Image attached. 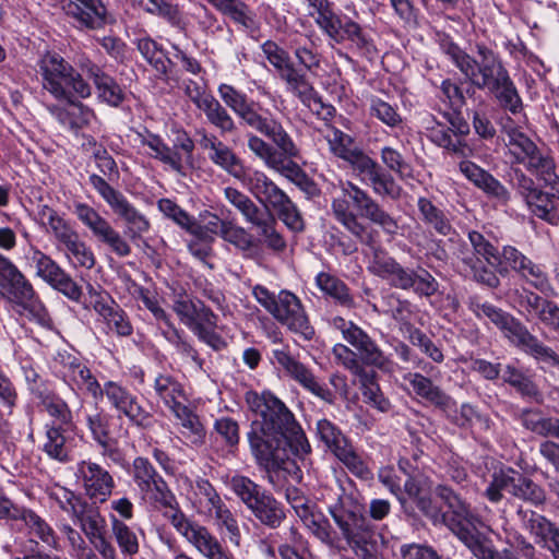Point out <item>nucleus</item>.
<instances>
[{"mask_svg":"<svg viewBox=\"0 0 559 559\" xmlns=\"http://www.w3.org/2000/svg\"><path fill=\"white\" fill-rule=\"evenodd\" d=\"M468 309L478 319L487 318L499 330L511 316V313L502 310L501 308H498L488 301H480L476 297L469 298Z\"/></svg>","mask_w":559,"mask_h":559,"instance_id":"obj_61","label":"nucleus"},{"mask_svg":"<svg viewBox=\"0 0 559 559\" xmlns=\"http://www.w3.org/2000/svg\"><path fill=\"white\" fill-rule=\"evenodd\" d=\"M84 500L71 515L87 539L97 534L106 533V519L102 515L99 508Z\"/></svg>","mask_w":559,"mask_h":559,"instance_id":"obj_41","label":"nucleus"},{"mask_svg":"<svg viewBox=\"0 0 559 559\" xmlns=\"http://www.w3.org/2000/svg\"><path fill=\"white\" fill-rule=\"evenodd\" d=\"M368 270L389 282L395 288L413 290L420 297H430L439 288V283L426 269L404 267L384 250L374 248Z\"/></svg>","mask_w":559,"mask_h":559,"instance_id":"obj_8","label":"nucleus"},{"mask_svg":"<svg viewBox=\"0 0 559 559\" xmlns=\"http://www.w3.org/2000/svg\"><path fill=\"white\" fill-rule=\"evenodd\" d=\"M328 510L358 559H381L383 538L364 515L362 507L334 479L323 493Z\"/></svg>","mask_w":559,"mask_h":559,"instance_id":"obj_3","label":"nucleus"},{"mask_svg":"<svg viewBox=\"0 0 559 559\" xmlns=\"http://www.w3.org/2000/svg\"><path fill=\"white\" fill-rule=\"evenodd\" d=\"M435 492L449 508V511L442 516L444 523L471 549L476 558L504 559L491 543L478 533L477 527L481 524V521L471 510L469 504L444 485L437 486Z\"/></svg>","mask_w":559,"mask_h":559,"instance_id":"obj_6","label":"nucleus"},{"mask_svg":"<svg viewBox=\"0 0 559 559\" xmlns=\"http://www.w3.org/2000/svg\"><path fill=\"white\" fill-rule=\"evenodd\" d=\"M199 109L204 112L207 121L222 133H230L236 130L233 117L214 96L207 97Z\"/></svg>","mask_w":559,"mask_h":559,"instance_id":"obj_51","label":"nucleus"},{"mask_svg":"<svg viewBox=\"0 0 559 559\" xmlns=\"http://www.w3.org/2000/svg\"><path fill=\"white\" fill-rule=\"evenodd\" d=\"M507 146L513 158L512 163L523 165L538 180L551 183L556 193H559V177L556 174V164L550 152L545 147H539L516 128L507 130Z\"/></svg>","mask_w":559,"mask_h":559,"instance_id":"obj_10","label":"nucleus"},{"mask_svg":"<svg viewBox=\"0 0 559 559\" xmlns=\"http://www.w3.org/2000/svg\"><path fill=\"white\" fill-rule=\"evenodd\" d=\"M510 270L542 293L551 289L548 274L543 265L535 263L518 248L504 246L501 250V260L498 263V273L507 275Z\"/></svg>","mask_w":559,"mask_h":559,"instance_id":"obj_20","label":"nucleus"},{"mask_svg":"<svg viewBox=\"0 0 559 559\" xmlns=\"http://www.w3.org/2000/svg\"><path fill=\"white\" fill-rule=\"evenodd\" d=\"M79 68L83 74L93 81L98 97L110 106H119L124 98L122 88L117 82L106 74L97 64L87 58H82L79 62Z\"/></svg>","mask_w":559,"mask_h":559,"instance_id":"obj_32","label":"nucleus"},{"mask_svg":"<svg viewBox=\"0 0 559 559\" xmlns=\"http://www.w3.org/2000/svg\"><path fill=\"white\" fill-rule=\"evenodd\" d=\"M404 379L408 381L416 395L424 399L435 407L447 412L455 405V402L450 395L444 393L440 386L436 385L431 379L424 374L419 372H409L404 376Z\"/></svg>","mask_w":559,"mask_h":559,"instance_id":"obj_35","label":"nucleus"},{"mask_svg":"<svg viewBox=\"0 0 559 559\" xmlns=\"http://www.w3.org/2000/svg\"><path fill=\"white\" fill-rule=\"evenodd\" d=\"M272 360L305 390L329 404L335 403V393L324 383H321L307 366L295 359L287 348L273 349Z\"/></svg>","mask_w":559,"mask_h":559,"instance_id":"obj_21","label":"nucleus"},{"mask_svg":"<svg viewBox=\"0 0 559 559\" xmlns=\"http://www.w3.org/2000/svg\"><path fill=\"white\" fill-rule=\"evenodd\" d=\"M319 440L357 477L369 479L372 473L364 459L356 452L341 429L329 419L317 423Z\"/></svg>","mask_w":559,"mask_h":559,"instance_id":"obj_17","label":"nucleus"},{"mask_svg":"<svg viewBox=\"0 0 559 559\" xmlns=\"http://www.w3.org/2000/svg\"><path fill=\"white\" fill-rule=\"evenodd\" d=\"M139 140L142 145L153 151L152 157L159 159L178 174H182L185 164L191 162L194 143L187 133H179L173 147L165 144L158 135L150 132L140 133Z\"/></svg>","mask_w":559,"mask_h":559,"instance_id":"obj_22","label":"nucleus"},{"mask_svg":"<svg viewBox=\"0 0 559 559\" xmlns=\"http://www.w3.org/2000/svg\"><path fill=\"white\" fill-rule=\"evenodd\" d=\"M276 218L270 212L254 227L259 230V235L263 238L265 246L274 252H283L286 249L284 237L275 229Z\"/></svg>","mask_w":559,"mask_h":559,"instance_id":"obj_58","label":"nucleus"},{"mask_svg":"<svg viewBox=\"0 0 559 559\" xmlns=\"http://www.w3.org/2000/svg\"><path fill=\"white\" fill-rule=\"evenodd\" d=\"M75 475L84 493L94 502H106L116 487L112 475L92 460H82L76 464Z\"/></svg>","mask_w":559,"mask_h":559,"instance_id":"obj_26","label":"nucleus"},{"mask_svg":"<svg viewBox=\"0 0 559 559\" xmlns=\"http://www.w3.org/2000/svg\"><path fill=\"white\" fill-rule=\"evenodd\" d=\"M57 362L60 365L58 372L64 382L86 391L95 400L102 399V385L87 366L78 357L70 354H59Z\"/></svg>","mask_w":559,"mask_h":559,"instance_id":"obj_28","label":"nucleus"},{"mask_svg":"<svg viewBox=\"0 0 559 559\" xmlns=\"http://www.w3.org/2000/svg\"><path fill=\"white\" fill-rule=\"evenodd\" d=\"M272 210L277 213L278 218L293 231H302L305 222L297 205L287 195L280 204H276Z\"/></svg>","mask_w":559,"mask_h":559,"instance_id":"obj_63","label":"nucleus"},{"mask_svg":"<svg viewBox=\"0 0 559 559\" xmlns=\"http://www.w3.org/2000/svg\"><path fill=\"white\" fill-rule=\"evenodd\" d=\"M173 310L179 317L180 321L190 330L200 321L211 323L213 321V312L201 301H194L186 294L176 295L173 300Z\"/></svg>","mask_w":559,"mask_h":559,"instance_id":"obj_39","label":"nucleus"},{"mask_svg":"<svg viewBox=\"0 0 559 559\" xmlns=\"http://www.w3.org/2000/svg\"><path fill=\"white\" fill-rule=\"evenodd\" d=\"M300 513V520L314 537L331 548L337 547V535L324 514L313 508L311 511L302 510Z\"/></svg>","mask_w":559,"mask_h":559,"instance_id":"obj_44","label":"nucleus"},{"mask_svg":"<svg viewBox=\"0 0 559 559\" xmlns=\"http://www.w3.org/2000/svg\"><path fill=\"white\" fill-rule=\"evenodd\" d=\"M199 143L207 152L209 159L234 178L240 180L247 173L241 159L216 135L203 132Z\"/></svg>","mask_w":559,"mask_h":559,"instance_id":"obj_30","label":"nucleus"},{"mask_svg":"<svg viewBox=\"0 0 559 559\" xmlns=\"http://www.w3.org/2000/svg\"><path fill=\"white\" fill-rule=\"evenodd\" d=\"M361 176V180L370 185L373 192L380 197L396 200L401 197L402 188L394 178L360 148H356L345 160Z\"/></svg>","mask_w":559,"mask_h":559,"instance_id":"obj_19","label":"nucleus"},{"mask_svg":"<svg viewBox=\"0 0 559 559\" xmlns=\"http://www.w3.org/2000/svg\"><path fill=\"white\" fill-rule=\"evenodd\" d=\"M39 216L47 225L48 230L52 234L57 247L78 233L69 222L59 216L55 210L47 205L40 209Z\"/></svg>","mask_w":559,"mask_h":559,"instance_id":"obj_53","label":"nucleus"},{"mask_svg":"<svg viewBox=\"0 0 559 559\" xmlns=\"http://www.w3.org/2000/svg\"><path fill=\"white\" fill-rule=\"evenodd\" d=\"M22 521L28 528L32 536L37 537L49 547L56 548L58 538L52 527L32 510H26Z\"/></svg>","mask_w":559,"mask_h":559,"instance_id":"obj_56","label":"nucleus"},{"mask_svg":"<svg viewBox=\"0 0 559 559\" xmlns=\"http://www.w3.org/2000/svg\"><path fill=\"white\" fill-rule=\"evenodd\" d=\"M511 495L533 504H540L546 499L545 491L532 479L519 472L516 473L514 489Z\"/></svg>","mask_w":559,"mask_h":559,"instance_id":"obj_62","label":"nucleus"},{"mask_svg":"<svg viewBox=\"0 0 559 559\" xmlns=\"http://www.w3.org/2000/svg\"><path fill=\"white\" fill-rule=\"evenodd\" d=\"M490 94H492L493 98L503 110L514 116L522 114L524 109L523 100L511 78L491 90Z\"/></svg>","mask_w":559,"mask_h":559,"instance_id":"obj_52","label":"nucleus"},{"mask_svg":"<svg viewBox=\"0 0 559 559\" xmlns=\"http://www.w3.org/2000/svg\"><path fill=\"white\" fill-rule=\"evenodd\" d=\"M420 221L429 230L441 236H450L454 228L447 214L437 207L429 199L419 198L417 201Z\"/></svg>","mask_w":559,"mask_h":559,"instance_id":"obj_43","label":"nucleus"},{"mask_svg":"<svg viewBox=\"0 0 559 559\" xmlns=\"http://www.w3.org/2000/svg\"><path fill=\"white\" fill-rule=\"evenodd\" d=\"M502 335L510 344L521 348L535 359L551 366L559 365V356L548 346L544 345L528 329L512 314L500 329Z\"/></svg>","mask_w":559,"mask_h":559,"instance_id":"obj_25","label":"nucleus"},{"mask_svg":"<svg viewBox=\"0 0 559 559\" xmlns=\"http://www.w3.org/2000/svg\"><path fill=\"white\" fill-rule=\"evenodd\" d=\"M62 426L45 425V436L41 440V451L51 460L67 463L71 460V444Z\"/></svg>","mask_w":559,"mask_h":559,"instance_id":"obj_38","label":"nucleus"},{"mask_svg":"<svg viewBox=\"0 0 559 559\" xmlns=\"http://www.w3.org/2000/svg\"><path fill=\"white\" fill-rule=\"evenodd\" d=\"M132 478L143 499L155 508L163 509L166 519L180 508L167 483L146 457L139 456L133 461Z\"/></svg>","mask_w":559,"mask_h":559,"instance_id":"obj_14","label":"nucleus"},{"mask_svg":"<svg viewBox=\"0 0 559 559\" xmlns=\"http://www.w3.org/2000/svg\"><path fill=\"white\" fill-rule=\"evenodd\" d=\"M218 94L245 126L263 134L273 143L272 145L257 134L250 133L247 136L248 148L263 160L266 167L285 177L298 176L300 167L294 159L299 158L300 150L283 124L272 117L263 116L259 111L258 103L231 85L221 84Z\"/></svg>","mask_w":559,"mask_h":559,"instance_id":"obj_2","label":"nucleus"},{"mask_svg":"<svg viewBox=\"0 0 559 559\" xmlns=\"http://www.w3.org/2000/svg\"><path fill=\"white\" fill-rule=\"evenodd\" d=\"M106 396L109 404L120 415L142 429L153 426V416L139 402L138 397L127 388L115 381H107L102 386V397Z\"/></svg>","mask_w":559,"mask_h":559,"instance_id":"obj_24","label":"nucleus"},{"mask_svg":"<svg viewBox=\"0 0 559 559\" xmlns=\"http://www.w3.org/2000/svg\"><path fill=\"white\" fill-rule=\"evenodd\" d=\"M109 520L112 537L121 555L126 557L135 556L140 550V540L135 531L114 514L110 515Z\"/></svg>","mask_w":559,"mask_h":559,"instance_id":"obj_47","label":"nucleus"},{"mask_svg":"<svg viewBox=\"0 0 559 559\" xmlns=\"http://www.w3.org/2000/svg\"><path fill=\"white\" fill-rule=\"evenodd\" d=\"M115 418L103 409L86 415V426L94 441L103 449V454L112 457L111 445L116 442V431L112 428Z\"/></svg>","mask_w":559,"mask_h":559,"instance_id":"obj_36","label":"nucleus"},{"mask_svg":"<svg viewBox=\"0 0 559 559\" xmlns=\"http://www.w3.org/2000/svg\"><path fill=\"white\" fill-rule=\"evenodd\" d=\"M0 277L5 283L8 298L21 308V313L41 325L50 323L45 306L36 297L29 281L20 272L13 262L0 253Z\"/></svg>","mask_w":559,"mask_h":559,"instance_id":"obj_13","label":"nucleus"},{"mask_svg":"<svg viewBox=\"0 0 559 559\" xmlns=\"http://www.w3.org/2000/svg\"><path fill=\"white\" fill-rule=\"evenodd\" d=\"M455 255L463 265L466 275L472 276L476 282L490 288H497L500 281L497 274L488 269L484 261L498 269L501 260V252L490 243L484 235L472 230L467 235V241L459 245Z\"/></svg>","mask_w":559,"mask_h":559,"instance_id":"obj_9","label":"nucleus"},{"mask_svg":"<svg viewBox=\"0 0 559 559\" xmlns=\"http://www.w3.org/2000/svg\"><path fill=\"white\" fill-rule=\"evenodd\" d=\"M154 390L159 400L171 413L182 408L188 402L182 384L170 374H159L155 378Z\"/></svg>","mask_w":559,"mask_h":559,"instance_id":"obj_40","label":"nucleus"},{"mask_svg":"<svg viewBox=\"0 0 559 559\" xmlns=\"http://www.w3.org/2000/svg\"><path fill=\"white\" fill-rule=\"evenodd\" d=\"M62 9L82 26L99 28L106 22V8L100 0H63Z\"/></svg>","mask_w":559,"mask_h":559,"instance_id":"obj_34","label":"nucleus"},{"mask_svg":"<svg viewBox=\"0 0 559 559\" xmlns=\"http://www.w3.org/2000/svg\"><path fill=\"white\" fill-rule=\"evenodd\" d=\"M167 520L177 533L204 558L233 559L229 550L206 526L188 518L180 508L168 514Z\"/></svg>","mask_w":559,"mask_h":559,"instance_id":"obj_16","label":"nucleus"},{"mask_svg":"<svg viewBox=\"0 0 559 559\" xmlns=\"http://www.w3.org/2000/svg\"><path fill=\"white\" fill-rule=\"evenodd\" d=\"M358 379L364 402L382 413L389 412L391 403L389 399L383 395L379 384L374 381V376L367 371L366 376H361Z\"/></svg>","mask_w":559,"mask_h":559,"instance_id":"obj_54","label":"nucleus"},{"mask_svg":"<svg viewBox=\"0 0 559 559\" xmlns=\"http://www.w3.org/2000/svg\"><path fill=\"white\" fill-rule=\"evenodd\" d=\"M38 74L43 88L58 100L73 103L75 97L87 98L92 94L82 74L56 52H48L40 58Z\"/></svg>","mask_w":559,"mask_h":559,"instance_id":"obj_7","label":"nucleus"},{"mask_svg":"<svg viewBox=\"0 0 559 559\" xmlns=\"http://www.w3.org/2000/svg\"><path fill=\"white\" fill-rule=\"evenodd\" d=\"M522 514V511H519ZM523 521L525 527L535 537L537 544H542L556 528L554 524L545 516L531 511L530 513L523 512Z\"/></svg>","mask_w":559,"mask_h":559,"instance_id":"obj_64","label":"nucleus"},{"mask_svg":"<svg viewBox=\"0 0 559 559\" xmlns=\"http://www.w3.org/2000/svg\"><path fill=\"white\" fill-rule=\"evenodd\" d=\"M73 212L92 235L109 247L115 254L124 258L131 253L128 241L94 207L86 203L76 202Z\"/></svg>","mask_w":559,"mask_h":559,"instance_id":"obj_18","label":"nucleus"},{"mask_svg":"<svg viewBox=\"0 0 559 559\" xmlns=\"http://www.w3.org/2000/svg\"><path fill=\"white\" fill-rule=\"evenodd\" d=\"M31 260L39 277L69 299L80 300L82 296L81 287L50 257L38 249H32Z\"/></svg>","mask_w":559,"mask_h":559,"instance_id":"obj_27","label":"nucleus"},{"mask_svg":"<svg viewBox=\"0 0 559 559\" xmlns=\"http://www.w3.org/2000/svg\"><path fill=\"white\" fill-rule=\"evenodd\" d=\"M521 423L527 430L538 436L557 439L559 432L558 417H546L539 411L526 409L521 414Z\"/></svg>","mask_w":559,"mask_h":559,"instance_id":"obj_50","label":"nucleus"},{"mask_svg":"<svg viewBox=\"0 0 559 559\" xmlns=\"http://www.w3.org/2000/svg\"><path fill=\"white\" fill-rule=\"evenodd\" d=\"M181 426V435L194 447H201L205 443L206 429L200 420V417L188 406L179 408L173 413Z\"/></svg>","mask_w":559,"mask_h":559,"instance_id":"obj_48","label":"nucleus"},{"mask_svg":"<svg viewBox=\"0 0 559 559\" xmlns=\"http://www.w3.org/2000/svg\"><path fill=\"white\" fill-rule=\"evenodd\" d=\"M136 48L142 57L153 67L159 78L168 79V69L173 63L166 57L159 45L150 37L139 38L136 40Z\"/></svg>","mask_w":559,"mask_h":559,"instance_id":"obj_49","label":"nucleus"},{"mask_svg":"<svg viewBox=\"0 0 559 559\" xmlns=\"http://www.w3.org/2000/svg\"><path fill=\"white\" fill-rule=\"evenodd\" d=\"M330 324L342 334L346 343L357 350L356 353L344 344H336L332 349L336 362L355 377L366 376L367 370L362 364L373 366L388 373L394 371L395 364L384 355L378 344L360 326L342 317H334Z\"/></svg>","mask_w":559,"mask_h":559,"instance_id":"obj_5","label":"nucleus"},{"mask_svg":"<svg viewBox=\"0 0 559 559\" xmlns=\"http://www.w3.org/2000/svg\"><path fill=\"white\" fill-rule=\"evenodd\" d=\"M460 171L477 188L483 190L487 195L507 203L510 200L509 190L491 174L480 168L473 162L462 160L459 164Z\"/></svg>","mask_w":559,"mask_h":559,"instance_id":"obj_33","label":"nucleus"},{"mask_svg":"<svg viewBox=\"0 0 559 559\" xmlns=\"http://www.w3.org/2000/svg\"><path fill=\"white\" fill-rule=\"evenodd\" d=\"M507 146L513 158L512 163L523 165L538 180L551 183L556 193H559V177L556 174V164L550 152L545 147H539L516 128L507 130Z\"/></svg>","mask_w":559,"mask_h":559,"instance_id":"obj_11","label":"nucleus"},{"mask_svg":"<svg viewBox=\"0 0 559 559\" xmlns=\"http://www.w3.org/2000/svg\"><path fill=\"white\" fill-rule=\"evenodd\" d=\"M477 51L480 56L479 61L456 46L449 47L448 55L471 83L478 88L490 92L511 78L501 59L492 50L479 45Z\"/></svg>","mask_w":559,"mask_h":559,"instance_id":"obj_12","label":"nucleus"},{"mask_svg":"<svg viewBox=\"0 0 559 559\" xmlns=\"http://www.w3.org/2000/svg\"><path fill=\"white\" fill-rule=\"evenodd\" d=\"M324 139L329 144L331 153L344 160L357 148L350 135L333 127H329L325 130Z\"/></svg>","mask_w":559,"mask_h":559,"instance_id":"obj_59","label":"nucleus"},{"mask_svg":"<svg viewBox=\"0 0 559 559\" xmlns=\"http://www.w3.org/2000/svg\"><path fill=\"white\" fill-rule=\"evenodd\" d=\"M350 204L362 217L379 226L384 234L392 237L397 235L400 226L395 217L357 185L350 181H340L338 194L333 197L331 203L332 215L360 242L369 245L371 237L368 234L367 226L352 211Z\"/></svg>","mask_w":559,"mask_h":559,"instance_id":"obj_4","label":"nucleus"},{"mask_svg":"<svg viewBox=\"0 0 559 559\" xmlns=\"http://www.w3.org/2000/svg\"><path fill=\"white\" fill-rule=\"evenodd\" d=\"M316 284L323 294L333 298L342 307H354V298L349 293V288L335 275L321 272L316 276Z\"/></svg>","mask_w":559,"mask_h":559,"instance_id":"obj_46","label":"nucleus"},{"mask_svg":"<svg viewBox=\"0 0 559 559\" xmlns=\"http://www.w3.org/2000/svg\"><path fill=\"white\" fill-rule=\"evenodd\" d=\"M280 78L286 83L287 91L297 96L301 103L308 106H310L311 102L320 103L316 96L313 86L309 83L305 73L294 64L280 73Z\"/></svg>","mask_w":559,"mask_h":559,"instance_id":"obj_45","label":"nucleus"},{"mask_svg":"<svg viewBox=\"0 0 559 559\" xmlns=\"http://www.w3.org/2000/svg\"><path fill=\"white\" fill-rule=\"evenodd\" d=\"M88 180L112 212L124 222V233L131 240L141 238L150 230L151 223L146 216L135 209L119 190L95 174L91 175Z\"/></svg>","mask_w":559,"mask_h":559,"instance_id":"obj_15","label":"nucleus"},{"mask_svg":"<svg viewBox=\"0 0 559 559\" xmlns=\"http://www.w3.org/2000/svg\"><path fill=\"white\" fill-rule=\"evenodd\" d=\"M228 486L237 498L248 508L264 492L260 486L243 475H235L230 478Z\"/></svg>","mask_w":559,"mask_h":559,"instance_id":"obj_60","label":"nucleus"},{"mask_svg":"<svg viewBox=\"0 0 559 559\" xmlns=\"http://www.w3.org/2000/svg\"><path fill=\"white\" fill-rule=\"evenodd\" d=\"M272 316L282 325L305 341L312 340L316 334L301 300L288 290H281L277 294V304Z\"/></svg>","mask_w":559,"mask_h":559,"instance_id":"obj_23","label":"nucleus"},{"mask_svg":"<svg viewBox=\"0 0 559 559\" xmlns=\"http://www.w3.org/2000/svg\"><path fill=\"white\" fill-rule=\"evenodd\" d=\"M324 33L336 43L350 41L358 52L365 57L371 59L377 55V48L370 34L350 19L341 20L337 16L333 26Z\"/></svg>","mask_w":559,"mask_h":559,"instance_id":"obj_29","label":"nucleus"},{"mask_svg":"<svg viewBox=\"0 0 559 559\" xmlns=\"http://www.w3.org/2000/svg\"><path fill=\"white\" fill-rule=\"evenodd\" d=\"M516 471L512 468L500 469L492 474V479L485 491L487 499L493 503L501 501L502 491L512 493L515 484Z\"/></svg>","mask_w":559,"mask_h":559,"instance_id":"obj_55","label":"nucleus"},{"mask_svg":"<svg viewBox=\"0 0 559 559\" xmlns=\"http://www.w3.org/2000/svg\"><path fill=\"white\" fill-rule=\"evenodd\" d=\"M248 407L261 417L254 420L248 432L250 451L255 463L267 472L276 471L288 457V448L296 454H307L311 447L285 404L270 392L261 395L248 391Z\"/></svg>","mask_w":559,"mask_h":559,"instance_id":"obj_1","label":"nucleus"},{"mask_svg":"<svg viewBox=\"0 0 559 559\" xmlns=\"http://www.w3.org/2000/svg\"><path fill=\"white\" fill-rule=\"evenodd\" d=\"M243 187L263 205L271 211L287 194L261 170L248 169L240 179Z\"/></svg>","mask_w":559,"mask_h":559,"instance_id":"obj_31","label":"nucleus"},{"mask_svg":"<svg viewBox=\"0 0 559 559\" xmlns=\"http://www.w3.org/2000/svg\"><path fill=\"white\" fill-rule=\"evenodd\" d=\"M222 239L233 245L241 252H248L255 247V240L245 227L229 221L222 229Z\"/></svg>","mask_w":559,"mask_h":559,"instance_id":"obj_57","label":"nucleus"},{"mask_svg":"<svg viewBox=\"0 0 559 559\" xmlns=\"http://www.w3.org/2000/svg\"><path fill=\"white\" fill-rule=\"evenodd\" d=\"M263 525L271 528L278 527L285 519V512L281 502L266 491L260 493L252 506L247 508Z\"/></svg>","mask_w":559,"mask_h":559,"instance_id":"obj_42","label":"nucleus"},{"mask_svg":"<svg viewBox=\"0 0 559 559\" xmlns=\"http://www.w3.org/2000/svg\"><path fill=\"white\" fill-rule=\"evenodd\" d=\"M38 400V406L52 419L50 424L58 426L68 425L72 420V412L67 402L47 388L36 386L32 389Z\"/></svg>","mask_w":559,"mask_h":559,"instance_id":"obj_37","label":"nucleus"}]
</instances>
